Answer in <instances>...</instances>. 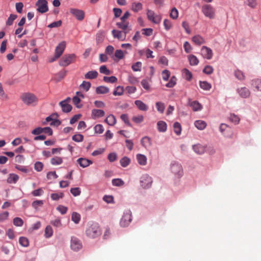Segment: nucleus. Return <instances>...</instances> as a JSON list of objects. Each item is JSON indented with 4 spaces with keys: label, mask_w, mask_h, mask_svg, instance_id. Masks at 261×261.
Instances as JSON below:
<instances>
[{
    "label": "nucleus",
    "mask_w": 261,
    "mask_h": 261,
    "mask_svg": "<svg viewBox=\"0 0 261 261\" xmlns=\"http://www.w3.org/2000/svg\"><path fill=\"white\" fill-rule=\"evenodd\" d=\"M171 170L175 175H176L178 177L182 175V167L181 165L178 163H173L171 166Z\"/></svg>",
    "instance_id": "obj_13"
},
{
    "label": "nucleus",
    "mask_w": 261,
    "mask_h": 261,
    "mask_svg": "<svg viewBox=\"0 0 261 261\" xmlns=\"http://www.w3.org/2000/svg\"><path fill=\"white\" fill-rule=\"evenodd\" d=\"M71 220L75 223L77 224L81 220V216L76 212H73L71 215Z\"/></svg>",
    "instance_id": "obj_39"
},
{
    "label": "nucleus",
    "mask_w": 261,
    "mask_h": 261,
    "mask_svg": "<svg viewBox=\"0 0 261 261\" xmlns=\"http://www.w3.org/2000/svg\"><path fill=\"white\" fill-rule=\"evenodd\" d=\"M77 96H74L72 98V101L74 105L77 108H81L82 107V105L80 104L81 98L80 97L84 98V96L83 94L79 92H76Z\"/></svg>",
    "instance_id": "obj_15"
},
{
    "label": "nucleus",
    "mask_w": 261,
    "mask_h": 261,
    "mask_svg": "<svg viewBox=\"0 0 261 261\" xmlns=\"http://www.w3.org/2000/svg\"><path fill=\"white\" fill-rule=\"evenodd\" d=\"M214 69L212 66L210 65L206 66L203 70V72L207 74H210L213 72Z\"/></svg>",
    "instance_id": "obj_60"
},
{
    "label": "nucleus",
    "mask_w": 261,
    "mask_h": 261,
    "mask_svg": "<svg viewBox=\"0 0 261 261\" xmlns=\"http://www.w3.org/2000/svg\"><path fill=\"white\" fill-rule=\"evenodd\" d=\"M130 16V14L129 12H125L123 15L120 18V21L116 23V25L118 28L123 31L127 30L129 27V22L127 19Z\"/></svg>",
    "instance_id": "obj_4"
},
{
    "label": "nucleus",
    "mask_w": 261,
    "mask_h": 261,
    "mask_svg": "<svg viewBox=\"0 0 261 261\" xmlns=\"http://www.w3.org/2000/svg\"><path fill=\"white\" fill-rule=\"evenodd\" d=\"M135 104L136 105L137 108L141 111H146L148 109V106L141 100H136L135 101Z\"/></svg>",
    "instance_id": "obj_22"
},
{
    "label": "nucleus",
    "mask_w": 261,
    "mask_h": 261,
    "mask_svg": "<svg viewBox=\"0 0 261 261\" xmlns=\"http://www.w3.org/2000/svg\"><path fill=\"white\" fill-rule=\"evenodd\" d=\"M103 81L106 83H114L117 81V79L114 76H104Z\"/></svg>",
    "instance_id": "obj_46"
},
{
    "label": "nucleus",
    "mask_w": 261,
    "mask_h": 261,
    "mask_svg": "<svg viewBox=\"0 0 261 261\" xmlns=\"http://www.w3.org/2000/svg\"><path fill=\"white\" fill-rule=\"evenodd\" d=\"M132 212L130 210H126L121 219L120 224L122 227H127L132 221Z\"/></svg>",
    "instance_id": "obj_5"
},
{
    "label": "nucleus",
    "mask_w": 261,
    "mask_h": 261,
    "mask_svg": "<svg viewBox=\"0 0 261 261\" xmlns=\"http://www.w3.org/2000/svg\"><path fill=\"white\" fill-rule=\"evenodd\" d=\"M188 59L190 62L191 65L195 66L198 65L199 63V60L197 58L193 55H191L188 56Z\"/></svg>",
    "instance_id": "obj_35"
},
{
    "label": "nucleus",
    "mask_w": 261,
    "mask_h": 261,
    "mask_svg": "<svg viewBox=\"0 0 261 261\" xmlns=\"http://www.w3.org/2000/svg\"><path fill=\"white\" fill-rule=\"evenodd\" d=\"M130 162V159L126 156L123 157L120 161L121 165L123 167L127 166L129 164Z\"/></svg>",
    "instance_id": "obj_41"
},
{
    "label": "nucleus",
    "mask_w": 261,
    "mask_h": 261,
    "mask_svg": "<svg viewBox=\"0 0 261 261\" xmlns=\"http://www.w3.org/2000/svg\"><path fill=\"white\" fill-rule=\"evenodd\" d=\"M105 114L104 111L102 110L93 109L92 111V116L94 118L103 117Z\"/></svg>",
    "instance_id": "obj_24"
},
{
    "label": "nucleus",
    "mask_w": 261,
    "mask_h": 261,
    "mask_svg": "<svg viewBox=\"0 0 261 261\" xmlns=\"http://www.w3.org/2000/svg\"><path fill=\"white\" fill-rule=\"evenodd\" d=\"M157 110L161 113H163L165 110V105L162 102H156L155 103Z\"/></svg>",
    "instance_id": "obj_43"
},
{
    "label": "nucleus",
    "mask_w": 261,
    "mask_h": 261,
    "mask_svg": "<svg viewBox=\"0 0 261 261\" xmlns=\"http://www.w3.org/2000/svg\"><path fill=\"white\" fill-rule=\"evenodd\" d=\"M189 105L192 108L194 111H200L202 109V105L197 101H191V99H189Z\"/></svg>",
    "instance_id": "obj_17"
},
{
    "label": "nucleus",
    "mask_w": 261,
    "mask_h": 261,
    "mask_svg": "<svg viewBox=\"0 0 261 261\" xmlns=\"http://www.w3.org/2000/svg\"><path fill=\"white\" fill-rule=\"evenodd\" d=\"M19 179V176L18 175L11 173L9 175V176L7 179V182L9 184H16Z\"/></svg>",
    "instance_id": "obj_23"
},
{
    "label": "nucleus",
    "mask_w": 261,
    "mask_h": 261,
    "mask_svg": "<svg viewBox=\"0 0 261 261\" xmlns=\"http://www.w3.org/2000/svg\"><path fill=\"white\" fill-rule=\"evenodd\" d=\"M144 120V117L141 115L135 116L132 118V120L136 123H141Z\"/></svg>",
    "instance_id": "obj_54"
},
{
    "label": "nucleus",
    "mask_w": 261,
    "mask_h": 261,
    "mask_svg": "<svg viewBox=\"0 0 261 261\" xmlns=\"http://www.w3.org/2000/svg\"><path fill=\"white\" fill-rule=\"evenodd\" d=\"M77 162L80 166L83 168H86L92 164V161L86 158H79L77 160Z\"/></svg>",
    "instance_id": "obj_18"
},
{
    "label": "nucleus",
    "mask_w": 261,
    "mask_h": 261,
    "mask_svg": "<svg viewBox=\"0 0 261 261\" xmlns=\"http://www.w3.org/2000/svg\"><path fill=\"white\" fill-rule=\"evenodd\" d=\"M162 75L163 80L167 81L168 80V79L170 76V72L167 69L164 70L162 72Z\"/></svg>",
    "instance_id": "obj_53"
},
{
    "label": "nucleus",
    "mask_w": 261,
    "mask_h": 261,
    "mask_svg": "<svg viewBox=\"0 0 261 261\" xmlns=\"http://www.w3.org/2000/svg\"><path fill=\"white\" fill-rule=\"evenodd\" d=\"M13 224L16 226H22L23 224L22 219L19 217H16L13 219Z\"/></svg>",
    "instance_id": "obj_47"
},
{
    "label": "nucleus",
    "mask_w": 261,
    "mask_h": 261,
    "mask_svg": "<svg viewBox=\"0 0 261 261\" xmlns=\"http://www.w3.org/2000/svg\"><path fill=\"white\" fill-rule=\"evenodd\" d=\"M86 236L91 239H95L101 234V229L98 223H92L86 230Z\"/></svg>",
    "instance_id": "obj_1"
},
{
    "label": "nucleus",
    "mask_w": 261,
    "mask_h": 261,
    "mask_svg": "<svg viewBox=\"0 0 261 261\" xmlns=\"http://www.w3.org/2000/svg\"><path fill=\"white\" fill-rule=\"evenodd\" d=\"M164 26L165 29L168 31L172 27L171 22L168 19H165L164 21Z\"/></svg>",
    "instance_id": "obj_64"
},
{
    "label": "nucleus",
    "mask_w": 261,
    "mask_h": 261,
    "mask_svg": "<svg viewBox=\"0 0 261 261\" xmlns=\"http://www.w3.org/2000/svg\"><path fill=\"white\" fill-rule=\"evenodd\" d=\"M76 57L75 54L65 55L60 59L59 64V65L63 67H66L75 61Z\"/></svg>",
    "instance_id": "obj_3"
},
{
    "label": "nucleus",
    "mask_w": 261,
    "mask_h": 261,
    "mask_svg": "<svg viewBox=\"0 0 261 261\" xmlns=\"http://www.w3.org/2000/svg\"><path fill=\"white\" fill-rule=\"evenodd\" d=\"M99 71L101 73H103L106 75H109L111 74L110 71L107 69L106 65H102L99 68Z\"/></svg>",
    "instance_id": "obj_58"
},
{
    "label": "nucleus",
    "mask_w": 261,
    "mask_h": 261,
    "mask_svg": "<svg viewBox=\"0 0 261 261\" xmlns=\"http://www.w3.org/2000/svg\"><path fill=\"white\" fill-rule=\"evenodd\" d=\"M173 129L174 133L177 135H179L181 134V127L179 123L176 122L173 124Z\"/></svg>",
    "instance_id": "obj_38"
},
{
    "label": "nucleus",
    "mask_w": 261,
    "mask_h": 261,
    "mask_svg": "<svg viewBox=\"0 0 261 261\" xmlns=\"http://www.w3.org/2000/svg\"><path fill=\"white\" fill-rule=\"evenodd\" d=\"M66 47V42L62 41L60 43L58 46L56 47L55 53L57 57H60L63 53Z\"/></svg>",
    "instance_id": "obj_14"
},
{
    "label": "nucleus",
    "mask_w": 261,
    "mask_h": 261,
    "mask_svg": "<svg viewBox=\"0 0 261 261\" xmlns=\"http://www.w3.org/2000/svg\"><path fill=\"white\" fill-rule=\"evenodd\" d=\"M142 63L137 62L132 66V68L134 71H140L141 70Z\"/></svg>",
    "instance_id": "obj_44"
},
{
    "label": "nucleus",
    "mask_w": 261,
    "mask_h": 261,
    "mask_svg": "<svg viewBox=\"0 0 261 261\" xmlns=\"http://www.w3.org/2000/svg\"><path fill=\"white\" fill-rule=\"evenodd\" d=\"M170 16L173 19H175L178 17V12L175 8H173L171 9Z\"/></svg>",
    "instance_id": "obj_57"
},
{
    "label": "nucleus",
    "mask_w": 261,
    "mask_h": 261,
    "mask_svg": "<svg viewBox=\"0 0 261 261\" xmlns=\"http://www.w3.org/2000/svg\"><path fill=\"white\" fill-rule=\"evenodd\" d=\"M20 98L23 102L27 105H36L38 101L37 96L33 93L30 92L22 93Z\"/></svg>",
    "instance_id": "obj_2"
},
{
    "label": "nucleus",
    "mask_w": 261,
    "mask_h": 261,
    "mask_svg": "<svg viewBox=\"0 0 261 261\" xmlns=\"http://www.w3.org/2000/svg\"><path fill=\"white\" fill-rule=\"evenodd\" d=\"M95 91L98 94H104L108 93L110 91V90L106 86H100L96 88Z\"/></svg>",
    "instance_id": "obj_26"
},
{
    "label": "nucleus",
    "mask_w": 261,
    "mask_h": 261,
    "mask_svg": "<svg viewBox=\"0 0 261 261\" xmlns=\"http://www.w3.org/2000/svg\"><path fill=\"white\" fill-rule=\"evenodd\" d=\"M201 54L202 56L208 60L212 58L213 53L212 50L205 46H203L201 49Z\"/></svg>",
    "instance_id": "obj_12"
},
{
    "label": "nucleus",
    "mask_w": 261,
    "mask_h": 261,
    "mask_svg": "<svg viewBox=\"0 0 261 261\" xmlns=\"http://www.w3.org/2000/svg\"><path fill=\"white\" fill-rule=\"evenodd\" d=\"M152 183V178L149 175L145 174L140 178L141 186L144 189L149 188Z\"/></svg>",
    "instance_id": "obj_6"
},
{
    "label": "nucleus",
    "mask_w": 261,
    "mask_h": 261,
    "mask_svg": "<svg viewBox=\"0 0 261 261\" xmlns=\"http://www.w3.org/2000/svg\"><path fill=\"white\" fill-rule=\"evenodd\" d=\"M124 55V52L121 49H117L115 53V57L118 60L123 58Z\"/></svg>",
    "instance_id": "obj_51"
},
{
    "label": "nucleus",
    "mask_w": 261,
    "mask_h": 261,
    "mask_svg": "<svg viewBox=\"0 0 261 261\" xmlns=\"http://www.w3.org/2000/svg\"><path fill=\"white\" fill-rule=\"evenodd\" d=\"M53 233V230L52 227L48 225L47 226L45 229V237L46 238H49L52 236Z\"/></svg>",
    "instance_id": "obj_45"
},
{
    "label": "nucleus",
    "mask_w": 261,
    "mask_h": 261,
    "mask_svg": "<svg viewBox=\"0 0 261 261\" xmlns=\"http://www.w3.org/2000/svg\"><path fill=\"white\" fill-rule=\"evenodd\" d=\"M252 86L255 88L256 91H261V80L255 79L251 81Z\"/></svg>",
    "instance_id": "obj_27"
},
{
    "label": "nucleus",
    "mask_w": 261,
    "mask_h": 261,
    "mask_svg": "<svg viewBox=\"0 0 261 261\" xmlns=\"http://www.w3.org/2000/svg\"><path fill=\"white\" fill-rule=\"evenodd\" d=\"M71 193L74 196H77L80 195L81 192L79 188H73L70 189Z\"/></svg>",
    "instance_id": "obj_61"
},
{
    "label": "nucleus",
    "mask_w": 261,
    "mask_h": 261,
    "mask_svg": "<svg viewBox=\"0 0 261 261\" xmlns=\"http://www.w3.org/2000/svg\"><path fill=\"white\" fill-rule=\"evenodd\" d=\"M81 87L86 91H87L91 87V84L89 82L83 81L82 84L81 85Z\"/></svg>",
    "instance_id": "obj_63"
},
{
    "label": "nucleus",
    "mask_w": 261,
    "mask_h": 261,
    "mask_svg": "<svg viewBox=\"0 0 261 261\" xmlns=\"http://www.w3.org/2000/svg\"><path fill=\"white\" fill-rule=\"evenodd\" d=\"M59 105L62 108L63 112L65 113H68L72 110V106L69 103H66L65 101H61L59 103Z\"/></svg>",
    "instance_id": "obj_20"
},
{
    "label": "nucleus",
    "mask_w": 261,
    "mask_h": 261,
    "mask_svg": "<svg viewBox=\"0 0 261 261\" xmlns=\"http://www.w3.org/2000/svg\"><path fill=\"white\" fill-rule=\"evenodd\" d=\"M202 12L204 15L210 19L215 17V10L210 5H204L202 7Z\"/></svg>",
    "instance_id": "obj_8"
},
{
    "label": "nucleus",
    "mask_w": 261,
    "mask_h": 261,
    "mask_svg": "<svg viewBox=\"0 0 261 261\" xmlns=\"http://www.w3.org/2000/svg\"><path fill=\"white\" fill-rule=\"evenodd\" d=\"M157 127L160 132H165L167 130V124L163 121H159L157 123Z\"/></svg>",
    "instance_id": "obj_29"
},
{
    "label": "nucleus",
    "mask_w": 261,
    "mask_h": 261,
    "mask_svg": "<svg viewBox=\"0 0 261 261\" xmlns=\"http://www.w3.org/2000/svg\"><path fill=\"white\" fill-rule=\"evenodd\" d=\"M199 85L200 88L204 90H209L212 88L211 84L206 81H200Z\"/></svg>",
    "instance_id": "obj_37"
},
{
    "label": "nucleus",
    "mask_w": 261,
    "mask_h": 261,
    "mask_svg": "<svg viewBox=\"0 0 261 261\" xmlns=\"http://www.w3.org/2000/svg\"><path fill=\"white\" fill-rule=\"evenodd\" d=\"M123 93V87L121 86H117L115 90L113 91V94L115 96H120Z\"/></svg>",
    "instance_id": "obj_40"
},
{
    "label": "nucleus",
    "mask_w": 261,
    "mask_h": 261,
    "mask_svg": "<svg viewBox=\"0 0 261 261\" xmlns=\"http://www.w3.org/2000/svg\"><path fill=\"white\" fill-rule=\"evenodd\" d=\"M50 163L53 165H59L63 163V160L61 157L55 156L51 159Z\"/></svg>",
    "instance_id": "obj_36"
},
{
    "label": "nucleus",
    "mask_w": 261,
    "mask_h": 261,
    "mask_svg": "<svg viewBox=\"0 0 261 261\" xmlns=\"http://www.w3.org/2000/svg\"><path fill=\"white\" fill-rule=\"evenodd\" d=\"M0 99L3 101H6L9 99V96L5 92L2 84L0 83Z\"/></svg>",
    "instance_id": "obj_34"
},
{
    "label": "nucleus",
    "mask_w": 261,
    "mask_h": 261,
    "mask_svg": "<svg viewBox=\"0 0 261 261\" xmlns=\"http://www.w3.org/2000/svg\"><path fill=\"white\" fill-rule=\"evenodd\" d=\"M183 74H184L185 76V79L187 81H190L192 77V73L187 69L185 68L182 70Z\"/></svg>",
    "instance_id": "obj_50"
},
{
    "label": "nucleus",
    "mask_w": 261,
    "mask_h": 261,
    "mask_svg": "<svg viewBox=\"0 0 261 261\" xmlns=\"http://www.w3.org/2000/svg\"><path fill=\"white\" fill-rule=\"evenodd\" d=\"M246 5L252 8H255L257 5V0H246Z\"/></svg>",
    "instance_id": "obj_49"
},
{
    "label": "nucleus",
    "mask_w": 261,
    "mask_h": 261,
    "mask_svg": "<svg viewBox=\"0 0 261 261\" xmlns=\"http://www.w3.org/2000/svg\"><path fill=\"white\" fill-rule=\"evenodd\" d=\"M142 34L146 36H150L153 33V30L151 28L143 29L142 30Z\"/></svg>",
    "instance_id": "obj_59"
},
{
    "label": "nucleus",
    "mask_w": 261,
    "mask_h": 261,
    "mask_svg": "<svg viewBox=\"0 0 261 261\" xmlns=\"http://www.w3.org/2000/svg\"><path fill=\"white\" fill-rule=\"evenodd\" d=\"M147 17L149 21L155 24L160 23L162 19L160 15L155 14L154 12L151 10H147Z\"/></svg>",
    "instance_id": "obj_7"
},
{
    "label": "nucleus",
    "mask_w": 261,
    "mask_h": 261,
    "mask_svg": "<svg viewBox=\"0 0 261 261\" xmlns=\"http://www.w3.org/2000/svg\"><path fill=\"white\" fill-rule=\"evenodd\" d=\"M142 9L143 5L141 3L134 2L132 4L131 9L136 13L141 11Z\"/></svg>",
    "instance_id": "obj_25"
},
{
    "label": "nucleus",
    "mask_w": 261,
    "mask_h": 261,
    "mask_svg": "<svg viewBox=\"0 0 261 261\" xmlns=\"http://www.w3.org/2000/svg\"><path fill=\"white\" fill-rule=\"evenodd\" d=\"M194 151L199 154H202L205 151V147L200 144L195 145L193 146Z\"/></svg>",
    "instance_id": "obj_19"
},
{
    "label": "nucleus",
    "mask_w": 261,
    "mask_h": 261,
    "mask_svg": "<svg viewBox=\"0 0 261 261\" xmlns=\"http://www.w3.org/2000/svg\"><path fill=\"white\" fill-rule=\"evenodd\" d=\"M130 30L128 29V30H126L123 31L113 30L112 31V33L114 38H117L121 41H123L125 39L126 34Z\"/></svg>",
    "instance_id": "obj_10"
},
{
    "label": "nucleus",
    "mask_w": 261,
    "mask_h": 261,
    "mask_svg": "<svg viewBox=\"0 0 261 261\" xmlns=\"http://www.w3.org/2000/svg\"><path fill=\"white\" fill-rule=\"evenodd\" d=\"M124 184V181L120 178H116L112 180V184L115 186H123Z\"/></svg>",
    "instance_id": "obj_55"
},
{
    "label": "nucleus",
    "mask_w": 261,
    "mask_h": 261,
    "mask_svg": "<svg viewBox=\"0 0 261 261\" xmlns=\"http://www.w3.org/2000/svg\"><path fill=\"white\" fill-rule=\"evenodd\" d=\"M192 41L197 45H200L204 43V39L201 36L197 35L193 36L192 38Z\"/></svg>",
    "instance_id": "obj_21"
},
{
    "label": "nucleus",
    "mask_w": 261,
    "mask_h": 261,
    "mask_svg": "<svg viewBox=\"0 0 261 261\" xmlns=\"http://www.w3.org/2000/svg\"><path fill=\"white\" fill-rule=\"evenodd\" d=\"M176 83V79L174 76L171 77L170 81L166 85L167 87L172 88L174 86Z\"/></svg>",
    "instance_id": "obj_52"
},
{
    "label": "nucleus",
    "mask_w": 261,
    "mask_h": 261,
    "mask_svg": "<svg viewBox=\"0 0 261 261\" xmlns=\"http://www.w3.org/2000/svg\"><path fill=\"white\" fill-rule=\"evenodd\" d=\"M235 76L239 80L243 81L245 80V76L243 72L241 70H237L234 72Z\"/></svg>",
    "instance_id": "obj_42"
},
{
    "label": "nucleus",
    "mask_w": 261,
    "mask_h": 261,
    "mask_svg": "<svg viewBox=\"0 0 261 261\" xmlns=\"http://www.w3.org/2000/svg\"><path fill=\"white\" fill-rule=\"evenodd\" d=\"M63 193L61 192L60 193H53L51 194V198L53 200H58L60 198H62L63 197Z\"/></svg>",
    "instance_id": "obj_56"
},
{
    "label": "nucleus",
    "mask_w": 261,
    "mask_h": 261,
    "mask_svg": "<svg viewBox=\"0 0 261 261\" xmlns=\"http://www.w3.org/2000/svg\"><path fill=\"white\" fill-rule=\"evenodd\" d=\"M72 139L75 142H81L83 141L84 136L80 134H75L72 136Z\"/></svg>",
    "instance_id": "obj_48"
},
{
    "label": "nucleus",
    "mask_w": 261,
    "mask_h": 261,
    "mask_svg": "<svg viewBox=\"0 0 261 261\" xmlns=\"http://www.w3.org/2000/svg\"><path fill=\"white\" fill-rule=\"evenodd\" d=\"M141 143L145 148L149 147L151 144V140L148 137H144L141 139Z\"/></svg>",
    "instance_id": "obj_33"
},
{
    "label": "nucleus",
    "mask_w": 261,
    "mask_h": 261,
    "mask_svg": "<svg viewBox=\"0 0 261 261\" xmlns=\"http://www.w3.org/2000/svg\"><path fill=\"white\" fill-rule=\"evenodd\" d=\"M43 194V190L42 188H39L32 192V194L34 196H40Z\"/></svg>",
    "instance_id": "obj_62"
},
{
    "label": "nucleus",
    "mask_w": 261,
    "mask_h": 261,
    "mask_svg": "<svg viewBox=\"0 0 261 261\" xmlns=\"http://www.w3.org/2000/svg\"><path fill=\"white\" fill-rule=\"evenodd\" d=\"M36 5L37 7V10L41 13H45L48 10L46 0H38Z\"/></svg>",
    "instance_id": "obj_9"
},
{
    "label": "nucleus",
    "mask_w": 261,
    "mask_h": 261,
    "mask_svg": "<svg viewBox=\"0 0 261 261\" xmlns=\"http://www.w3.org/2000/svg\"><path fill=\"white\" fill-rule=\"evenodd\" d=\"M105 122L109 125H114L116 122V119L113 115H109L105 119Z\"/></svg>",
    "instance_id": "obj_32"
},
{
    "label": "nucleus",
    "mask_w": 261,
    "mask_h": 261,
    "mask_svg": "<svg viewBox=\"0 0 261 261\" xmlns=\"http://www.w3.org/2000/svg\"><path fill=\"white\" fill-rule=\"evenodd\" d=\"M137 159L138 163L141 165H145L147 163L146 157L143 154H138L137 155Z\"/></svg>",
    "instance_id": "obj_30"
},
{
    "label": "nucleus",
    "mask_w": 261,
    "mask_h": 261,
    "mask_svg": "<svg viewBox=\"0 0 261 261\" xmlns=\"http://www.w3.org/2000/svg\"><path fill=\"white\" fill-rule=\"evenodd\" d=\"M98 74V72L96 71H90L85 74V78L90 80L94 79L97 77Z\"/></svg>",
    "instance_id": "obj_28"
},
{
    "label": "nucleus",
    "mask_w": 261,
    "mask_h": 261,
    "mask_svg": "<svg viewBox=\"0 0 261 261\" xmlns=\"http://www.w3.org/2000/svg\"><path fill=\"white\" fill-rule=\"evenodd\" d=\"M195 126L200 130H203L206 126V123L203 120H196L194 123Z\"/></svg>",
    "instance_id": "obj_31"
},
{
    "label": "nucleus",
    "mask_w": 261,
    "mask_h": 261,
    "mask_svg": "<svg viewBox=\"0 0 261 261\" xmlns=\"http://www.w3.org/2000/svg\"><path fill=\"white\" fill-rule=\"evenodd\" d=\"M237 92L242 98H247L250 95V91L246 87H242L237 89Z\"/></svg>",
    "instance_id": "obj_16"
},
{
    "label": "nucleus",
    "mask_w": 261,
    "mask_h": 261,
    "mask_svg": "<svg viewBox=\"0 0 261 261\" xmlns=\"http://www.w3.org/2000/svg\"><path fill=\"white\" fill-rule=\"evenodd\" d=\"M70 12L79 20H83L85 17V12L82 10L72 8Z\"/></svg>",
    "instance_id": "obj_11"
}]
</instances>
